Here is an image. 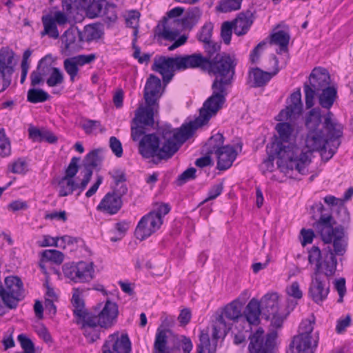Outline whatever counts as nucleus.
<instances>
[{
  "mask_svg": "<svg viewBox=\"0 0 353 353\" xmlns=\"http://www.w3.org/2000/svg\"><path fill=\"white\" fill-rule=\"evenodd\" d=\"M207 64V58L201 53L179 55L175 57L159 56L154 58L152 70L162 76L163 82L166 85L172 79L176 70L199 68L205 72Z\"/></svg>",
  "mask_w": 353,
  "mask_h": 353,
  "instance_id": "nucleus-5",
  "label": "nucleus"
},
{
  "mask_svg": "<svg viewBox=\"0 0 353 353\" xmlns=\"http://www.w3.org/2000/svg\"><path fill=\"white\" fill-rule=\"evenodd\" d=\"M279 140L273 142L271 148L275 152L278 161L277 165L282 172L295 169L300 174L307 172L306 165L308 163L307 152H303L296 145L290 143L294 131L292 124L288 122H280L276 125Z\"/></svg>",
  "mask_w": 353,
  "mask_h": 353,
  "instance_id": "nucleus-4",
  "label": "nucleus"
},
{
  "mask_svg": "<svg viewBox=\"0 0 353 353\" xmlns=\"http://www.w3.org/2000/svg\"><path fill=\"white\" fill-rule=\"evenodd\" d=\"M237 60L234 55L226 52L217 54L211 61L208 59L206 70L210 76L214 77V86L231 87L235 76Z\"/></svg>",
  "mask_w": 353,
  "mask_h": 353,
  "instance_id": "nucleus-7",
  "label": "nucleus"
},
{
  "mask_svg": "<svg viewBox=\"0 0 353 353\" xmlns=\"http://www.w3.org/2000/svg\"><path fill=\"white\" fill-rule=\"evenodd\" d=\"M102 150L100 148L94 149L88 153L84 159V174L90 171L93 173L92 169L100 165L103 160V157L101 154Z\"/></svg>",
  "mask_w": 353,
  "mask_h": 353,
  "instance_id": "nucleus-33",
  "label": "nucleus"
},
{
  "mask_svg": "<svg viewBox=\"0 0 353 353\" xmlns=\"http://www.w3.org/2000/svg\"><path fill=\"white\" fill-rule=\"evenodd\" d=\"M217 157V168L225 170L230 168L236 158L237 152L232 145H227L215 153Z\"/></svg>",
  "mask_w": 353,
  "mask_h": 353,
  "instance_id": "nucleus-24",
  "label": "nucleus"
},
{
  "mask_svg": "<svg viewBox=\"0 0 353 353\" xmlns=\"http://www.w3.org/2000/svg\"><path fill=\"white\" fill-rule=\"evenodd\" d=\"M108 2L106 0H93L88 7L92 17L101 15Z\"/></svg>",
  "mask_w": 353,
  "mask_h": 353,
  "instance_id": "nucleus-46",
  "label": "nucleus"
},
{
  "mask_svg": "<svg viewBox=\"0 0 353 353\" xmlns=\"http://www.w3.org/2000/svg\"><path fill=\"white\" fill-rule=\"evenodd\" d=\"M314 321L305 319L302 321L299 328V334L303 336H312L311 334L314 330Z\"/></svg>",
  "mask_w": 353,
  "mask_h": 353,
  "instance_id": "nucleus-61",
  "label": "nucleus"
},
{
  "mask_svg": "<svg viewBox=\"0 0 353 353\" xmlns=\"http://www.w3.org/2000/svg\"><path fill=\"white\" fill-rule=\"evenodd\" d=\"M243 314L250 324L257 325L259 323V316L262 315L259 301L256 299H251L245 307Z\"/></svg>",
  "mask_w": 353,
  "mask_h": 353,
  "instance_id": "nucleus-27",
  "label": "nucleus"
},
{
  "mask_svg": "<svg viewBox=\"0 0 353 353\" xmlns=\"http://www.w3.org/2000/svg\"><path fill=\"white\" fill-rule=\"evenodd\" d=\"M63 37L65 50H74L76 48V37L73 32L68 30L64 32Z\"/></svg>",
  "mask_w": 353,
  "mask_h": 353,
  "instance_id": "nucleus-55",
  "label": "nucleus"
},
{
  "mask_svg": "<svg viewBox=\"0 0 353 353\" xmlns=\"http://www.w3.org/2000/svg\"><path fill=\"white\" fill-rule=\"evenodd\" d=\"M157 132L159 136L154 133L144 135L139 143L140 154L145 159L156 157L153 160L156 164L172 158L182 144L191 137V133L183 125L174 129L166 124L159 127Z\"/></svg>",
  "mask_w": 353,
  "mask_h": 353,
  "instance_id": "nucleus-2",
  "label": "nucleus"
},
{
  "mask_svg": "<svg viewBox=\"0 0 353 353\" xmlns=\"http://www.w3.org/2000/svg\"><path fill=\"white\" fill-rule=\"evenodd\" d=\"M85 34L88 41L99 39L103 34L102 31L97 25H90L85 28Z\"/></svg>",
  "mask_w": 353,
  "mask_h": 353,
  "instance_id": "nucleus-51",
  "label": "nucleus"
},
{
  "mask_svg": "<svg viewBox=\"0 0 353 353\" xmlns=\"http://www.w3.org/2000/svg\"><path fill=\"white\" fill-rule=\"evenodd\" d=\"M337 98V90L334 86L323 89L318 96L319 105L329 112Z\"/></svg>",
  "mask_w": 353,
  "mask_h": 353,
  "instance_id": "nucleus-32",
  "label": "nucleus"
},
{
  "mask_svg": "<svg viewBox=\"0 0 353 353\" xmlns=\"http://www.w3.org/2000/svg\"><path fill=\"white\" fill-rule=\"evenodd\" d=\"M152 214H147L139 221L134 232L135 236L140 241H143L151 236L161 227V221L159 218Z\"/></svg>",
  "mask_w": 353,
  "mask_h": 353,
  "instance_id": "nucleus-16",
  "label": "nucleus"
},
{
  "mask_svg": "<svg viewBox=\"0 0 353 353\" xmlns=\"http://www.w3.org/2000/svg\"><path fill=\"white\" fill-rule=\"evenodd\" d=\"M270 37V43L279 46V50L276 51L278 54L288 52L290 39V36L288 32L284 30H279L272 34Z\"/></svg>",
  "mask_w": 353,
  "mask_h": 353,
  "instance_id": "nucleus-34",
  "label": "nucleus"
},
{
  "mask_svg": "<svg viewBox=\"0 0 353 353\" xmlns=\"http://www.w3.org/2000/svg\"><path fill=\"white\" fill-rule=\"evenodd\" d=\"M318 341L312 336L296 335L292 338L286 353H313Z\"/></svg>",
  "mask_w": 353,
  "mask_h": 353,
  "instance_id": "nucleus-18",
  "label": "nucleus"
},
{
  "mask_svg": "<svg viewBox=\"0 0 353 353\" xmlns=\"http://www.w3.org/2000/svg\"><path fill=\"white\" fill-rule=\"evenodd\" d=\"M71 304L72 305V312L75 317V323L80 325L81 330L83 331V325L89 318L91 311H88L85 308V304L83 299L80 296L79 290H74L71 299Z\"/></svg>",
  "mask_w": 353,
  "mask_h": 353,
  "instance_id": "nucleus-20",
  "label": "nucleus"
},
{
  "mask_svg": "<svg viewBox=\"0 0 353 353\" xmlns=\"http://www.w3.org/2000/svg\"><path fill=\"white\" fill-rule=\"evenodd\" d=\"M224 137L222 134L217 133L212 136L205 144L208 154H215L223 147Z\"/></svg>",
  "mask_w": 353,
  "mask_h": 353,
  "instance_id": "nucleus-37",
  "label": "nucleus"
},
{
  "mask_svg": "<svg viewBox=\"0 0 353 353\" xmlns=\"http://www.w3.org/2000/svg\"><path fill=\"white\" fill-rule=\"evenodd\" d=\"M196 170L193 167L189 168L187 170H185L178 176L176 181L177 185H182L186 182L194 179L196 178Z\"/></svg>",
  "mask_w": 353,
  "mask_h": 353,
  "instance_id": "nucleus-54",
  "label": "nucleus"
},
{
  "mask_svg": "<svg viewBox=\"0 0 353 353\" xmlns=\"http://www.w3.org/2000/svg\"><path fill=\"white\" fill-rule=\"evenodd\" d=\"M277 336L278 333L275 330H270L265 336L263 328L259 327L249 336V352L274 353Z\"/></svg>",
  "mask_w": 353,
  "mask_h": 353,
  "instance_id": "nucleus-11",
  "label": "nucleus"
},
{
  "mask_svg": "<svg viewBox=\"0 0 353 353\" xmlns=\"http://www.w3.org/2000/svg\"><path fill=\"white\" fill-rule=\"evenodd\" d=\"M164 92L162 88L161 79L154 74H150L147 79L143 92L145 103L159 104V100Z\"/></svg>",
  "mask_w": 353,
  "mask_h": 353,
  "instance_id": "nucleus-17",
  "label": "nucleus"
},
{
  "mask_svg": "<svg viewBox=\"0 0 353 353\" xmlns=\"http://www.w3.org/2000/svg\"><path fill=\"white\" fill-rule=\"evenodd\" d=\"M229 330L230 327L226 325L223 316H220L213 325L212 343L208 333L204 332V330L201 332L199 335L200 343L197 346V353H203L205 349L208 350V353H214L218 339L222 336H225Z\"/></svg>",
  "mask_w": 353,
  "mask_h": 353,
  "instance_id": "nucleus-12",
  "label": "nucleus"
},
{
  "mask_svg": "<svg viewBox=\"0 0 353 353\" xmlns=\"http://www.w3.org/2000/svg\"><path fill=\"white\" fill-rule=\"evenodd\" d=\"M233 29L234 24L232 21H225L221 25V37L223 42L227 45L230 43Z\"/></svg>",
  "mask_w": 353,
  "mask_h": 353,
  "instance_id": "nucleus-49",
  "label": "nucleus"
},
{
  "mask_svg": "<svg viewBox=\"0 0 353 353\" xmlns=\"http://www.w3.org/2000/svg\"><path fill=\"white\" fill-rule=\"evenodd\" d=\"M7 290L0 282V297L9 309L17 307L19 301L23 298V285L21 279L17 276H10L5 279Z\"/></svg>",
  "mask_w": 353,
  "mask_h": 353,
  "instance_id": "nucleus-10",
  "label": "nucleus"
},
{
  "mask_svg": "<svg viewBox=\"0 0 353 353\" xmlns=\"http://www.w3.org/2000/svg\"><path fill=\"white\" fill-rule=\"evenodd\" d=\"M131 126V137L133 141H137L143 137L145 133V126L138 123H132Z\"/></svg>",
  "mask_w": 353,
  "mask_h": 353,
  "instance_id": "nucleus-59",
  "label": "nucleus"
},
{
  "mask_svg": "<svg viewBox=\"0 0 353 353\" xmlns=\"http://www.w3.org/2000/svg\"><path fill=\"white\" fill-rule=\"evenodd\" d=\"M101 14L109 21H116L117 19L116 6L114 4L108 3Z\"/></svg>",
  "mask_w": 353,
  "mask_h": 353,
  "instance_id": "nucleus-62",
  "label": "nucleus"
},
{
  "mask_svg": "<svg viewBox=\"0 0 353 353\" xmlns=\"http://www.w3.org/2000/svg\"><path fill=\"white\" fill-rule=\"evenodd\" d=\"M145 106H140L137 109L132 123H138L146 126H153L154 123V117L159 110V105H156L154 103H145Z\"/></svg>",
  "mask_w": 353,
  "mask_h": 353,
  "instance_id": "nucleus-22",
  "label": "nucleus"
},
{
  "mask_svg": "<svg viewBox=\"0 0 353 353\" xmlns=\"http://www.w3.org/2000/svg\"><path fill=\"white\" fill-rule=\"evenodd\" d=\"M140 17V13L137 10H131L128 12L125 19V24L128 27L134 29V35L138 33V23Z\"/></svg>",
  "mask_w": 353,
  "mask_h": 353,
  "instance_id": "nucleus-47",
  "label": "nucleus"
},
{
  "mask_svg": "<svg viewBox=\"0 0 353 353\" xmlns=\"http://www.w3.org/2000/svg\"><path fill=\"white\" fill-rule=\"evenodd\" d=\"M330 77L326 69L315 68L309 77V82L303 85L306 108H311L314 103V97L316 93L327 88L330 84Z\"/></svg>",
  "mask_w": 353,
  "mask_h": 353,
  "instance_id": "nucleus-9",
  "label": "nucleus"
},
{
  "mask_svg": "<svg viewBox=\"0 0 353 353\" xmlns=\"http://www.w3.org/2000/svg\"><path fill=\"white\" fill-rule=\"evenodd\" d=\"M213 25L211 23H205L197 34L199 41L204 43L212 40Z\"/></svg>",
  "mask_w": 353,
  "mask_h": 353,
  "instance_id": "nucleus-50",
  "label": "nucleus"
},
{
  "mask_svg": "<svg viewBox=\"0 0 353 353\" xmlns=\"http://www.w3.org/2000/svg\"><path fill=\"white\" fill-rule=\"evenodd\" d=\"M42 258L46 261H51L55 264L60 265L64 259V254L57 250H46L41 253Z\"/></svg>",
  "mask_w": 353,
  "mask_h": 353,
  "instance_id": "nucleus-41",
  "label": "nucleus"
},
{
  "mask_svg": "<svg viewBox=\"0 0 353 353\" xmlns=\"http://www.w3.org/2000/svg\"><path fill=\"white\" fill-rule=\"evenodd\" d=\"M92 178V172H88L86 174H83V177L80 183H77L74 181V179L65 176L61 177L58 181L59 186V196L61 197L66 196L72 194L76 190H79L78 195L83 192Z\"/></svg>",
  "mask_w": 353,
  "mask_h": 353,
  "instance_id": "nucleus-15",
  "label": "nucleus"
},
{
  "mask_svg": "<svg viewBox=\"0 0 353 353\" xmlns=\"http://www.w3.org/2000/svg\"><path fill=\"white\" fill-rule=\"evenodd\" d=\"M223 190V183L214 185L208 191V197L203 201V203L213 200L219 196Z\"/></svg>",
  "mask_w": 353,
  "mask_h": 353,
  "instance_id": "nucleus-63",
  "label": "nucleus"
},
{
  "mask_svg": "<svg viewBox=\"0 0 353 353\" xmlns=\"http://www.w3.org/2000/svg\"><path fill=\"white\" fill-rule=\"evenodd\" d=\"M101 350L102 353H131V342L127 334L117 332L108 336Z\"/></svg>",
  "mask_w": 353,
  "mask_h": 353,
  "instance_id": "nucleus-14",
  "label": "nucleus"
},
{
  "mask_svg": "<svg viewBox=\"0 0 353 353\" xmlns=\"http://www.w3.org/2000/svg\"><path fill=\"white\" fill-rule=\"evenodd\" d=\"M122 199L111 192H108L97 206V210L101 212L114 214L121 208Z\"/></svg>",
  "mask_w": 353,
  "mask_h": 353,
  "instance_id": "nucleus-25",
  "label": "nucleus"
},
{
  "mask_svg": "<svg viewBox=\"0 0 353 353\" xmlns=\"http://www.w3.org/2000/svg\"><path fill=\"white\" fill-rule=\"evenodd\" d=\"M167 343L168 336L166 334V330L158 328L154 343L155 353H167Z\"/></svg>",
  "mask_w": 353,
  "mask_h": 353,
  "instance_id": "nucleus-38",
  "label": "nucleus"
},
{
  "mask_svg": "<svg viewBox=\"0 0 353 353\" xmlns=\"http://www.w3.org/2000/svg\"><path fill=\"white\" fill-rule=\"evenodd\" d=\"M17 339L23 350V352L35 353L34 345L30 338L21 334L18 336Z\"/></svg>",
  "mask_w": 353,
  "mask_h": 353,
  "instance_id": "nucleus-53",
  "label": "nucleus"
},
{
  "mask_svg": "<svg viewBox=\"0 0 353 353\" xmlns=\"http://www.w3.org/2000/svg\"><path fill=\"white\" fill-rule=\"evenodd\" d=\"M254 19V12L250 10L239 13L236 19L232 21L234 24V33L237 36L245 34L252 25Z\"/></svg>",
  "mask_w": 353,
  "mask_h": 353,
  "instance_id": "nucleus-23",
  "label": "nucleus"
},
{
  "mask_svg": "<svg viewBox=\"0 0 353 353\" xmlns=\"http://www.w3.org/2000/svg\"><path fill=\"white\" fill-rule=\"evenodd\" d=\"M220 316H222L224 319V316H225L229 320L235 321L237 320L239 317L242 316L241 314V304L237 301H234L231 302L230 304L227 305L223 310V312L221 314H220L216 319H218ZM217 319H216V321ZM226 322L225 321H224ZM228 326L230 327V330L231 329L230 324H228L225 323Z\"/></svg>",
  "mask_w": 353,
  "mask_h": 353,
  "instance_id": "nucleus-36",
  "label": "nucleus"
},
{
  "mask_svg": "<svg viewBox=\"0 0 353 353\" xmlns=\"http://www.w3.org/2000/svg\"><path fill=\"white\" fill-rule=\"evenodd\" d=\"M63 272L74 283H88L94 277V263L83 261L65 263L63 265Z\"/></svg>",
  "mask_w": 353,
  "mask_h": 353,
  "instance_id": "nucleus-13",
  "label": "nucleus"
},
{
  "mask_svg": "<svg viewBox=\"0 0 353 353\" xmlns=\"http://www.w3.org/2000/svg\"><path fill=\"white\" fill-rule=\"evenodd\" d=\"M203 48L206 54L204 57L207 58L209 61H211L214 59L216 54H220L221 44L211 40L203 43Z\"/></svg>",
  "mask_w": 353,
  "mask_h": 353,
  "instance_id": "nucleus-42",
  "label": "nucleus"
},
{
  "mask_svg": "<svg viewBox=\"0 0 353 353\" xmlns=\"http://www.w3.org/2000/svg\"><path fill=\"white\" fill-rule=\"evenodd\" d=\"M290 101L291 103L279 112L276 117L277 121H285L292 117L294 118L296 115L301 114L303 103L301 101V92L299 88L291 94Z\"/></svg>",
  "mask_w": 353,
  "mask_h": 353,
  "instance_id": "nucleus-21",
  "label": "nucleus"
},
{
  "mask_svg": "<svg viewBox=\"0 0 353 353\" xmlns=\"http://www.w3.org/2000/svg\"><path fill=\"white\" fill-rule=\"evenodd\" d=\"M170 211V207L167 203H161L159 205L156 209L149 212V214H152L153 218L157 216L160 219L161 225L163 223V217L169 213Z\"/></svg>",
  "mask_w": 353,
  "mask_h": 353,
  "instance_id": "nucleus-57",
  "label": "nucleus"
},
{
  "mask_svg": "<svg viewBox=\"0 0 353 353\" xmlns=\"http://www.w3.org/2000/svg\"><path fill=\"white\" fill-rule=\"evenodd\" d=\"M29 137L34 141H47L49 143H54L57 141V137L49 130H40L37 128H30Z\"/></svg>",
  "mask_w": 353,
  "mask_h": 353,
  "instance_id": "nucleus-35",
  "label": "nucleus"
},
{
  "mask_svg": "<svg viewBox=\"0 0 353 353\" xmlns=\"http://www.w3.org/2000/svg\"><path fill=\"white\" fill-rule=\"evenodd\" d=\"M270 153L269 154L267 159H264L262 164L261 165V170L263 174L266 172H272L274 168V161L275 157L277 158L275 152L271 148Z\"/></svg>",
  "mask_w": 353,
  "mask_h": 353,
  "instance_id": "nucleus-56",
  "label": "nucleus"
},
{
  "mask_svg": "<svg viewBox=\"0 0 353 353\" xmlns=\"http://www.w3.org/2000/svg\"><path fill=\"white\" fill-rule=\"evenodd\" d=\"M63 82V75L58 68H52L51 72L49 78L47 79L46 83L50 87H54L57 85L61 84Z\"/></svg>",
  "mask_w": 353,
  "mask_h": 353,
  "instance_id": "nucleus-45",
  "label": "nucleus"
},
{
  "mask_svg": "<svg viewBox=\"0 0 353 353\" xmlns=\"http://www.w3.org/2000/svg\"><path fill=\"white\" fill-rule=\"evenodd\" d=\"M322 203L311 206L312 218L316 221L313 228L327 246L321 251L314 245L308 252V261L315 263L308 289L310 298L316 304L321 305L327 298L330 290V279L335 274L337 265L336 256H343L347 245L344 227L336 224L331 214H325Z\"/></svg>",
  "mask_w": 353,
  "mask_h": 353,
  "instance_id": "nucleus-1",
  "label": "nucleus"
},
{
  "mask_svg": "<svg viewBox=\"0 0 353 353\" xmlns=\"http://www.w3.org/2000/svg\"><path fill=\"white\" fill-rule=\"evenodd\" d=\"M11 152L9 139L6 137L3 128L0 129V156L6 157Z\"/></svg>",
  "mask_w": 353,
  "mask_h": 353,
  "instance_id": "nucleus-48",
  "label": "nucleus"
},
{
  "mask_svg": "<svg viewBox=\"0 0 353 353\" xmlns=\"http://www.w3.org/2000/svg\"><path fill=\"white\" fill-rule=\"evenodd\" d=\"M262 308V316L268 320L272 314L279 312V296L276 293L265 294L259 301Z\"/></svg>",
  "mask_w": 353,
  "mask_h": 353,
  "instance_id": "nucleus-26",
  "label": "nucleus"
},
{
  "mask_svg": "<svg viewBox=\"0 0 353 353\" xmlns=\"http://www.w3.org/2000/svg\"><path fill=\"white\" fill-rule=\"evenodd\" d=\"M50 97L49 94L42 89L31 88L27 94V100L32 103L46 101Z\"/></svg>",
  "mask_w": 353,
  "mask_h": 353,
  "instance_id": "nucleus-39",
  "label": "nucleus"
},
{
  "mask_svg": "<svg viewBox=\"0 0 353 353\" xmlns=\"http://www.w3.org/2000/svg\"><path fill=\"white\" fill-rule=\"evenodd\" d=\"M243 0H221L216 7L217 11L227 13L241 8Z\"/></svg>",
  "mask_w": 353,
  "mask_h": 353,
  "instance_id": "nucleus-40",
  "label": "nucleus"
},
{
  "mask_svg": "<svg viewBox=\"0 0 353 353\" xmlns=\"http://www.w3.org/2000/svg\"><path fill=\"white\" fill-rule=\"evenodd\" d=\"M41 21L43 25V30L41 32V36L48 35L50 38L58 39L59 32L53 16L51 14L43 15L41 17Z\"/></svg>",
  "mask_w": 353,
  "mask_h": 353,
  "instance_id": "nucleus-31",
  "label": "nucleus"
},
{
  "mask_svg": "<svg viewBox=\"0 0 353 353\" xmlns=\"http://www.w3.org/2000/svg\"><path fill=\"white\" fill-rule=\"evenodd\" d=\"M78 66L79 65L77 64L74 57L66 59L63 61L64 69L70 76V79L72 82L74 81V79L78 74Z\"/></svg>",
  "mask_w": 353,
  "mask_h": 353,
  "instance_id": "nucleus-43",
  "label": "nucleus"
},
{
  "mask_svg": "<svg viewBox=\"0 0 353 353\" xmlns=\"http://www.w3.org/2000/svg\"><path fill=\"white\" fill-rule=\"evenodd\" d=\"M227 88L219 85L214 87V84H212V94L204 102L200 109L199 116L194 121L183 124L187 131L191 133V137L199 128L205 125L222 108L228 94Z\"/></svg>",
  "mask_w": 353,
  "mask_h": 353,
  "instance_id": "nucleus-8",
  "label": "nucleus"
},
{
  "mask_svg": "<svg viewBox=\"0 0 353 353\" xmlns=\"http://www.w3.org/2000/svg\"><path fill=\"white\" fill-rule=\"evenodd\" d=\"M14 53L8 47L0 49V74L8 73L11 76L14 72L12 65Z\"/></svg>",
  "mask_w": 353,
  "mask_h": 353,
  "instance_id": "nucleus-28",
  "label": "nucleus"
},
{
  "mask_svg": "<svg viewBox=\"0 0 353 353\" xmlns=\"http://www.w3.org/2000/svg\"><path fill=\"white\" fill-rule=\"evenodd\" d=\"M81 127L87 134H91L96 129H99L101 132L105 131V128L101 125V122L97 120L84 119L83 123H81Z\"/></svg>",
  "mask_w": 353,
  "mask_h": 353,
  "instance_id": "nucleus-44",
  "label": "nucleus"
},
{
  "mask_svg": "<svg viewBox=\"0 0 353 353\" xmlns=\"http://www.w3.org/2000/svg\"><path fill=\"white\" fill-rule=\"evenodd\" d=\"M168 19L163 17L162 23L158 24L154 30V36L158 39H163L167 41H175L179 32L178 30H170L168 25Z\"/></svg>",
  "mask_w": 353,
  "mask_h": 353,
  "instance_id": "nucleus-30",
  "label": "nucleus"
},
{
  "mask_svg": "<svg viewBox=\"0 0 353 353\" xmlns=\"http://www.w3.org/2000/svg\"><path fill=\"white\" fill-rule=\"evenodd\" d=\"M270 59L273 61L274 70L272 72H265L259 68H253L249 72L250 78L253 79V87L259 88L264 86L279 71V59L274 54L270 56Z\"/></svg>",
  "mask_w": 353,
  "mask_h": 353,
  "instance_id": "nucleus-19",
  "label": "nucleus"
},
{
  "mask_svg": "<svg viewBox=\"0 0 353 353\" xmlns=\"http://www.w3.org/2000/svg\"><path fill=\"white\" fill-rule=\"evenodd\" d=\"M323 129L308 131L305 140V146L308 150L306 152L309 157V153L321 151L322 158L328 161L336 153L341 143L343 125L339 123L334 119V114L329 111L323 116ZM308 160L306 166L310 163L309 158Z\"/></svg>",
  "mask_w": 353,
  "mask_h": 353,
  "instance_id": "nucleus-3",
  "label": "nucleus"
},
{
  "mask_svg": "<svg viewBox=\"0 0 353 353\" xmlns=\"http://www.w3.org/2000/svg\"><path fill=\"white\" fill-rule=\"evenodd\" d=\"M336 218L339 219V221L343 225L347 224L350 222V214L348 212L347 208L344 205L343 203L339 205V206L337 208Z\"/></svg>",
  "mask_w": 353,
  "mask_h": 353,
  "instance_id": "nucleus-60",
  "label": "nucleus"
},
{
  "mask_svg": "<svg viewBox=\"0 0 353 353\" xmlns=\"http://www.w3.org/2000/svg\"><path fill=\"white\" fill-rule=\"evenodd\" d=\"M110 147L112 152L117 157H121L123 154V148L121 141L115 137L110 138Z\"/></svg>",
  "mask_w": 353,
  "mask_h": 353,
  "instance_id": "nucleus-64",
  "label": "nucleus"
},
{
  "mask_svg": "<svg viewBox=\"0 0 353 353\" xmlns=\"http://www.w3.org/2000/svg\"><path fill=\"white\" fill-rule=\"evenodd\" d=\"M322 114L319 108L311 109L305 117V126L308 131L323 129Z\"/></svg>",
  "mask_w": 353,
  "mask_h": 353,
  "instance_id": "nucleus-29",
  "label": "nucleus"
},
{
  "mask_svg": "<svg viewBox=\"0 0 353 353\" xmlns=\"http://www.w3.org/2000/svg\"><path fill=\"white\" fill-rule=\"evenodd\" d=\"M80 160V157H72L68 166L65 170V175L63 176L73 179L79 171V163Z\"/></svg>",
  "mask_w": 353,
  "mask_h": 353,
  "instance_id": "nucleus-52",
  "label": "nucleus"
},
{
  "mask_svg": "<svg viewBox=\"0 0 353 353\" xmlns=\"http://www.w3.org/2000/svg\"><path fill=\"white\" fill-rule=\"evenodd\" d=\"M119 314L116 303L107 300L102 310L98 313L90 312L88 321L83 325V334L90 342L100 338L101 329H109L117 322Z\"/></svg>",
  "mask_w": 353,
  "mask_h": 353,
  "instance_id": "nucleus-6",
  "label": "nucleus"
},
{
  "mask_svg": "<svg viewBox=\"0 0 353 353\" xmlns=\"http://www.w3.org/2000/svg\"><path fill=\"white\" fill-rule=\"evenodd\" d=\"M108 174L113 179L114 185H119L127 180L125 172L121 168H114Z\"/></svg>",
  "mask_w": 353,
  "mask_h": 353,
  "instance_id": "nucleus-58",
  "label": "nucleus"
}]
</instances>
